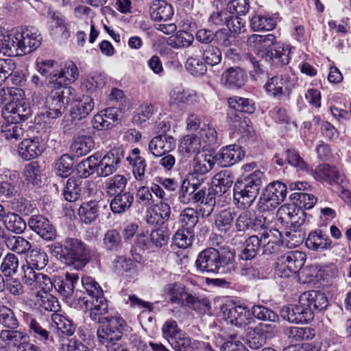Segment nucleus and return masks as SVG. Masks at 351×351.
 Segmentation results:
<instances>
[{
	"label": "nucleus",
	"mask_w": 351,
	"mask_h": 351,
	"mask_svg": "<svg viewBox=\"0 0 351 351\" xmlns=\"http://www.w3.org/2000/svg\"><path fill=\"white\" fill-rule=\"evenodd\" d=\"M197 269L206 274H230L234 271V253L228 250L219 252L209 247L200 252L195 261Z\"/></svg>",
	"instance_id": "obj_1"
},
{
	"label": "nucleus",
	"mask_w": 351,
	"mask_h": 351,
	"mask_svg": "<svg viewBox=\"0 0 351 351\" xmlns=\"http://www.w3.org/2000/svg\"><path fill=\"white\" fill-rule=\"evenodd\" d=\"M52 253L67 265L82 269L90 260V249L82 240L67 238L52 246Z\"/></svg>",
	"instance_id": "obj_2"
},
{
	"label": "nucleus",
	"mask_w": 351,
	"mask_h": 351,
	"mask_svg": "<svg viewBox=\"0 0 351 351\" xmlns=\"http://www.w3.org/2000/svg\"><path fill=\"white\" fill-rule=\"evenodd\" d=\"M40 34L34 27H29L21 32H16L7 36L5 51L8 56H19L31 53L37 49L41 43Z\"/></svg>",
	"instance_id": "obj_3"
},
{
	"label": "nucleus",
	"mask_w": 351,
	"mask_h": 351,
	"mask_svg": "<svg viewBox=\"0 0 351 351\" xmlns=\"http://www.w3.org/2000/svg\"><path fill=\"white\" fill-rule=\"evenodd\" d=\"M263 173L256 170L238 180L234 185V201L241 209L250 208L257 197L263 184Z\"/></svg>",
	"instance_id": "obj_4"
},
{
	"label": "nucleus",
	"mask_w": 351,
	"mask_h": 351,
	"mask_svg": "<svg viewBox=\"0 0 351 351\" xmlns=\"http://www.w3.org/2000/svg\"><path fill=\"white\" fill-rule=\"evenodd\" d=\"M97 331L99 343L109 347L117 344L122 336L125 323L120 316H110L106 319L101 320Z\"/></svg>",
	"instance_id": "obj_5"
},
{
	"label": "nucleus",
	"mask_w": 351,
	"mask_h": 351,
	"mask_svg": "<svg viewBox=\"0 0 351 351\" xmlns=\"http://www.w3.org/2000/svg\"><path fill=\"white\" fill-rule=\"evenodd\" d=\"M287 196V186L281 182H274L263 190L256 204V210L265 213L274 210Z\"/></svg>",
	"instance_id": "obj_6"
},
{
	"label": "nucleus",
	"mask_w": 351,
	"mask_h": 351,
	"mask_svg": "<svg viewBox=\"0 0 351 351\" xmlns=\"http://www.w3.org/2000/svg\"><path fill=\"white\" fill-rule=\"evenodd\" d=\"M263 52L259 53V58L272 61L276 64L287 65L289 62L290 49L281 43L277 42L276 36L271 34L264 35Z\"/></svg>",
	"instance_id": "obj_7"
},
{
	"label": "nucleus",
	"mask_w": 351,
	"mask_h": 351,
	"mask_svg": "<svg viewBox=\"0 0 351 351\" xmlns=\"http://www.w3.org/2000/svg\"><path fill=\"white\" fill-rule=\"evenodd\" d=\"M306 258V254L301 251L287 252L278 258L276 271L281 278L290 277L302 268Z\"/></svg>",
	"instance_id": "obj_8"
},
{
	"label": "nucleus",
	"mask_w": 351,
	"mask_h": 351,
	"mask_svg": "<svg viewBox=\"0 0 351 351\" xmlns=\"http://www.w3.org/2000/svg\"><path fill=\"white\" fill-rule=\"evenodd\" d=\"M223 317L232 326L247 329L255 321L251 316L250 310L245 305L226 304L221 306Z\"/></svg>",
	"instance_id": "obj_9"
},
{
	"label": "nucleus",
	"mask_w": 351,
	"mask_h": 351,
	"mask_svg": "<svg viewBox=\"0 0 351 351\" xmlns=\"http://www.w3.org/2000/svg\"><path fill=\"white\" fill-rule=\"evenodd\" d=\"M52 90L46 98L47 111L45 115L49 119H57L62 116L70 102L71 89L59 88Z\"/></svg>",
	"instance_id": "obj_10"
},
{
	"label": "nucleus",
	"mask_w": 351,
	"mask_h": 351,
	"mask_svg": "<svg viewBox=\"0 0 351 351\" xmlns=\"http://www.w3.org/2000/svg\"><path fill=\"white\" fill-rule=\"evenodd\" d=\"M78 301L82 308L89 311L90 317L93 321L99 322L110 317L106 315L108 312V304L103 295L79 296Z\"/></svg>",
	"instance_id": "obj_11"
},
{
	"label": "nucleus",
	"mask_w": 351,
	"mask_h": 351,
	"mask_svg": "<svg viewBox=\"0 0 351 351\" xmlns=\"http://www.w3.org/2000/svg\"><path fill=\"white\" fill-rule=\"evenodd\" d=\"M79 76L76 64L68 61L58 68L57 72L52 73L49 77V85L54 88H69L67 86L74 82Z\"/></svg>",
	"instance_id": "obj_12"
},
{
	"label": "nucleus",
	"mask_w": 351,
	"mask_h": 351,
	"mask_svg": "<svg viewBox=\"0 0 351 351\" xmlns=\"http://www.w3.org/2000/svg\"><path fill=\"white\" fill-rule=\"evenodd\" d=\"M123 158L124 152L121 148H113L102 158L99 156L97 169V176L105 178L112 175L120 167Z\"/></svg>",
	"instance_id": "obj_13"
},
{
	"label": "nucleus",
	"mask_w": 351,
	"mask_h": 351,
	"mask_svg": "<svg viewBox=\"0 0 351 351\" xmlns=\"http://www.w3.org/2000/svg\"><path fill=\"white\" fill-rule=\"evenodd\" d=\"M26 322L29 334L36 344L50 346L54 343L53 337L49 330V326L46 324L42 319L29 316L27 317Z\"/></svg>",
	"instance_id": "obj_14"
},
{
	"label": "nucleus",
	"mask_w": 351,
	"mask_h": 351,
	"mask_svg": "<svg viewBox=\"0 0 351 351\" xmlns=\"http://www.w3.org/2000/svg\"><path fill=\"white\" fill-rule=\"evenodd\" d=\"M245 330L248 346L252 350L262 348L267 337L277 332L276 326L268 324H259L255 327L248 326Z\"/></svg>",
	"instance_id": "obj_15"
},
{
	"label": "nucleus",
	"mask_w": 351,
	"mask_h": 351,
	"mask_svg": "<svg viewBox=\"0 0 351 351\" xmlns=\"http://www.w3.org/2000/svg\"><path fill=\"white\" fill-rule=\"evenodd\" d=\"M293 86L294 77L289 74L273 76L265 84L266 91L278 99L289 95Z\"/></svg>",
	"instance_id": "obj_16"
},
{
	"label": "nucleus",
	"mask_w": 351,
	"mask_h": 351,
	"mask_svg": "<svg viewBox=\"0 0 351 351\" xmlns=\"http://www.w3.org/2000/svg\"><path fill=\"white\" fill-rule=\"evenodd\" d=\"M263 42L264 35L252 34L250 36L247 40V45L251 50L255 52L257 56L255 57L250 53H247L245 56V60L249 62L254 68V71H251V75L253 77H255V75L253 74V73L257 75L263 73V66L260 63V60L257 59V58H259V53L263 52V47L264 45Z\"/></svg>",
	"instance_id": "obj_17"
},
{
	"label": "nucleus",
	"mask_w": 351,
	"mask_h": 351,
	"mask_svg": "<svg viewBox=\"0 0 351 351\" xmlns=\"http://www.w3.org/2000/svg\"><path fill=\"white\" fill-rule=\"evenodd\" d=\"M244 156L245 152L242 147L233 144L223 147L214 158L221 167H230L240 161Z\"/></svg>",
	"instance_id": "obj_18"
},
{
	"label": "nucleus",
	"mask_w": 351,
	"mask_h": 351,
	"mask_svg": "<svg viewBox=\"0 0 351 351\" xmlns=\"http://www.w3.org/2000/svg\"><path fill=\"white\" fill-rule=\"evenodd\" d=\"M169 343L175 351H214L208 343L192 340L184 333L171 339Z\"/></svg>",
	"instance_id": "obj_19"
},
{
	"label": "nucleus",
	"mask_w": 351,
	"mask_h": 351,
	"mask_svg": "<svg viewBox=\"0 0 351 351\" xmlns=\"http://www.w3.org/2000/svg\"><path fill=\"white\" fill-rule=\"evenodd\" d=\"M202 52L198 46H191L186 52L188 56L186 68L193 75H202L207 71V64L201 56Z\"/></svg>",
	"instance_id": "obj_20"
},
{
	"label": "nucleus",
	"mask_w": 351,
	"mask_h": 351,
	"mask_svg": "<svg viewBox=\"0 0 351 351\" xmlns=\"http://www.w3.org/2000/svg\"><path fill=\"white\" fill-rule=\"evenodd\" d=\"M32 114V110L28 104L23 101L12 102L5 105L3 111L5 119L10 121H24L28 119Z\"/></svg>",
	"instance_id": "obj_21"
},
{
	"label": "nucleus",
	"mask_w": 351,
	"mask_h": 351,
	"mask_svg": "<svg viewBox=\"0 0 351 351\" xmlns=\"http://www.w3.org/2000/svg\"><path fill=\"white\" fill-rule=\"evenodd\" d=\"M215 162L214 156L210 155L196 156L193 159V171L191 174L192 180H196V182H199V184L204 182L205 175L213 168Z\"/></svg>",
	"instance_id": "obj_22"
},
{
	"label": "nucleus",
	"mask_w": 351,
	"mask_h": 351,
	"mask_svg": "<svg viewBox=\"0 0 351 351\" xmlns=\"http://www.w3.org/2000/svg\"><path fill=\"white\" fill-rule=\"evenodd\" d=\"M246 73L240 67H230L224 71L221 77V83L227 88L239 89L245 84Z\"/></svg>",
	"instance_id": "obj_23"
},
{
	"label": "nucleus",
	"mask_w": 351,
	"mask_h": 351,
	"mask_svg": "<svg viewBox=\"0 0 351 351\" xmlns=\"http://www.w3.org/2000/svg\"><path fill=\"white\" fill-rule=\"evenodd\" d=\"M77 274L66 272L64 277H57L53 281V287L65 299H71L74 293L75 284L78 282Z\"/></svg>",
	"instance_id": "obj_24"
},
{
	"label": "nucleus",
	"mask_w": 351,
	"mask_h": 351,
	"mask_svg": "<svg viewBox=\"0 0 351 351\" xmlns=\"http://www.w3.org/2000/svg\"><path fill=\"white\" fill-rule=\"evenodd\" d=\"M176 147L175 139L169 135L158 134L149 143V151L155 157L162 156Z\"/></svg>",
	"instance_id": "obj_25"
},
{
	"label": "nucleus",
	"mask_w": 351,
	"mask_h": 351,
	"mask_svg": "<svg viewBox=\"0 0 351 351\" xmlns=\"http://www.w3.org/2000/svg\"><path fill=\"white\" fill-rule=\"evenodd\" d=\"M29 228L45 240H52L56 230L49 221L43 215H33L29 221Z\"/></svg>",
	"instance_id": "obj_26"
},
{
	"label": "nucleus",
	"mask_w": 351,
	"mask_h": 351,
	"mask_svg": "<svg viewBox=\"0 0 351 351\" xmlns=\"http://www.w3.org/2000/svg\"><path fill=\"white\" fill-rule=\"evenodd\" d=\"M300 304L306 306L313 313L315 310L322 311L328 306V299L324 293L317 291H310L303 293L300 296Z\"/></svg>",
	"instance_id": "obj_27"
},
{
	"label": "nucleus",
	"mask_w": 351,
	"mask_h": 351,
	"mask_svg": "<svg viewBox=\"0 0 351 351\" xmlns=\"http://www.w3.org/2000/svg\"><path fill=\"white\" fill-rule=\"evenodd\" d=\"M151 19L156 22H167L170 20L174 11L171 4L165 0H154L149 5Z\"/></svg>",
	"instance_id": "obj_28"
},
{
	"label": "nucleus",
	"mask_w": 351,
	"mask_h": 351,
	"mask_svg": "<svg viewBox=\"0 0 351 351\" xmlns=\"http://www.w3.org/2000/svg\"><path fill=\"white\" fill-rule=\"evenodd\" d=\"M43 148L38 137L25 138L19 145V154L25 160L37 158L43 152Z\"/></svg>",
	"instance_id": "obj_29"
},
{
	"label": "nucleus",
	"mask_w": 351,
	"mask_h": 351,
	"mask_svg": "<svg viewBox=\"0 0 351 351\" xmlns=\"http://www.w3.org/2000/svg\"><path fill=\"white\" fill-rule=\"evenodd\" d=\"M282 233L277 229L264 230L261 233V251L263 254H271L276 252L278 243L281 239Z\"/></svg>",
	"instance_id": "obj_30"
},
{
	"label": "nucleus",
	"mask_w": 351,
	"mask_h": 351,
	"mask_svg": "<svg viewBox=\"0 0 351 351\" xmlns=\"http://www.w3.org/2000/svg\"><path fill=\"white\" fill-rule=\"evenodd\" d=\"M332 241L321 230L311 232L306 240V246L312 250L322 251L331 247Z\"/></svg>",
	"instance_id": "obj_31"
},
{
	"label": "nucleus",
	"mask_w": 351,
	"mask_h": 351,
	"mask_svg": "<svg viewBox=\"0 0 351 351\" xmlns=\"http://www.w3.org/2000/svg\"><path fill=\"white\" fill-rule=\"evenodd\" d=\"M198 136L201 141L202 149L212 150L218 147L220 141L218 138L216 130L209 124H204L201 128Z\"/></svg>",
	"instance_id": "obj_32"
},
{
	"label": "nucleus",
	"mask_w": 351,
	"mask_h": 351,
	"mask_svg": "<svg viewBox=\"0 0 351 351\" xmlns=\"http://www.w3.org/2000/svg\"><path fill=\"white\" fill-rule=\"evenodd\" d=\"M127 184L128 179L124 175L116 174L105 180L103 189L108 196L112 197L125 191Z\"/></svg>",
	"instance_id": "obj_33"
},
{
	"label": "nucleus",
	"mask_w": 351,
	"mask_h": 351,
	"mask_svg": "<svg viewBox=\"0 0 351 351\" xmlns=\"http://www.w3.org/2000/svg\"><path fill=\"white\" fill-rule=\"evenodd\" d=\"M111 200L110 206L115 214H121L128 210L134 202V195L130 191H124L115 194Z\"/></svg>",
	"instance_id": "obj_34"
},
{
	"label": "nucleus",
	"mask_w": 351,
	"mask_h": 351,
	"mask_svg": "<svg viewBox=\"0 0 351 351\" xmlns=\"http://www.w3.org/2000/svg\"><path fill=\"white\" fill-rule=\"evenodd\" d=\"M99 202L89 201L83 202L78 209V215L82 223L90 224L94 222L99 215Z\"/></svg>",
	"instance_id": "obj_35"
},
{
	"label": "nucleus",
	"mask_w": 351,
	"mask_h": 351,
	"mask_svg": "<svg viewBox=\"0 0 351 351\" xmlns=\"http://www.w3.org/2000/svg\"><path fill=\"white\" fill-rule=\"evenodd\" d=\"M261 233L259 235L249 237L243 243L240 258L245 261L255 258L261 250Z\"/></svg>",
	"instance_id": "obj_36"
},
{
	"label": "nucleus",
	"mask_w": 351,
	"mask_h": 351,
	"mask_svg": "<svg viewBox=\"0 0 351 351\" xmlns=\"http://www.w3.org/2000/svg\"><path fill=\"white\" fill-rule=\"evenodd\" d=\"M93 99L88 95L83 97L73 107L71 114L74 119L81 120L86 117L93 110Z\"/></svg>",
	"instance_id": "obj_37"
},
{
	"label": "nucleus",
	"mask_w": 351,
	"mask_h": 351,
	"mask_svg": "<svg viewBox=\"0 0 351 351\" xmlns=\"http://www.w3.org/2000/svg\"><path fill=\"white\" fill-rule=\"evenodd\" d=\"M201 148L202 149L201 141L195 134L184 136L179 145V149L187 157L194 154H198Z\"/></svg>",
	"instance_id": "obj_38"
},
{
	"label": "nucleus",
	"mask_w": 351,
	"mask_h": 351,
	"mask_svg": "<svg viewBox=\"0 0 351 351\" xmlns=\"http://www.w3.org/2000/svg\"><path fill=\"white\" fill-rule=\"evenodd\" d=\"M314 178L318 181L339 183V173L335 167L328 164L318 165L314 171Z\"/></svg>",
	"instance_id": "obj_39"
},
{
	"label": "nucleus",
	"mask_w": 351,
	"mask_h": 351,
	"mask_svg": "<svg viewBox=\"0 0 351 351\" xmlns=\"http://www.w3.org/2000/svg\"><path fill=\"white\" fill-rule=\"evenodd\" d=\"M50 34L56 38L67 39L70 36L69 31L66 25L65 20L60 13L53 12L51 16Z\"/></svg>",
	"instance_id": "obj_40"
},
{
	"label": "nucleus",
	"mask_w": 351,
	"mask_h": 351,
	"mask_svg": "<svg viewBox=\"0 0 351 351\" xmlns=\"http://www.w3.org/2000/svg\"><path fill=\"white\" fill-rule=\"evenodd\" d=\"M83 180L80 178L71 177L64 188L63 195L66 201L75 202L80 197Z\"/></svg>",
	"instance_id": "obj_41"
},
{
	"label": "nucleus",
	"mask_w": 351,
	"mask_h": 351,
	"mask_svg": "<svg viewBox=\"0 0 351 351\" xmlns=\"http://www.w3.org/2000/svg\"><path fill=\"white\" fill-rule=\"evenodd\" d=\"M95 146L93 138L90 136L82 135L77 136L71 145V150L77 156L88 154Z\"/></svg>",
	"instance_id": "obj_42"
},
{
	"label": "nucleus",
	"mask_w": 351,
	"mask_h": 351,
	"mask_svg": "<svg viewBox=\"0 0 351 351\" xmlns=\"http://www.w3.org/2000/svg\"><path fill=\"white\" fill-rule=\"evenodd\" d=\"M235 213L231 209H223L219 212L215 217V226L221 233L228 232L232 228Z\"/></svg>",
	"instance_id": "obj_43"
},
{
	"label": "nucleus",
	"mask_w": 351,
	"mask_h": 351,
	"mask_svg": "<svg viewBox=\"0 0 351 351\" xmlns=\"http://www.w3.org/2000/svg\"><path fill=\"white\" fill-rule=\"evenodd\" d=\"M227 119L230 129L234 132H244L247 129L248 121L242 117L241 112L229 106L227 111Z\"/></svg>",
	"instance_id": "obj_44"
},
{
	"label": "nucleus",
	"mask_w": 351,
	"mask_h": 351,
	"mask_svg": "<svg viewBox=\"0 0 351 351\" xmlns=\"http://www.w3.org/2000/svg\"><path fill=\"white\" fill-rule=\"evenodd\" d=\"M5 244L10 251L19 254L29 252L32 247L30 242L20 236L9 235L5 241Z\"/></svg>",
	"instance_id": "obj_45"
},
{
	"label": "nucleus",
	"mask_w": 351,
	"mask_h": 351,
	"mask_svg": "<svg viewBox=\"0 0 351 351\" xmlns=\"http://www.w3.org/2000/svg\"><path fill=\"white\" fill-rule=\"evenodd\" d=\"M99 160L98 154H93L81 161L77 167V173L80 178H86L94 172L97 173V164Z\"/></svg>",
	"instance_id": "obj_46"
},
{
	"label": "nucleus",
	"mask_w": 351,
	"mask_h": 351,
	"mask_svg": "<svg viewBox=\"0 0 351 351\" xmlns=\"http://www.w3.org/2000/svg\"><path fill=\"white\" fill-rule=\"evenodd\" d=\"M3 136L7 140L17 141L24 136L25 129L19 122L10 121L1 126Z\"/></svg>",
	"instance_id": "obj_47"
},
{
	"label": "nucleus",
	"mask_w": 351,
	"mask_h": 351,
	"mask_svg": "<svg viewBox=\"0 0 351 351\" xmlns=\"http://www.w3.org/2000/svg\"><path fill=\"white\" fill-rule=\"evenodd\" d=\"M48 261V256L44 251L35 248L29 252L26 258V263L39 271L46 267Z\"/></svg>",
	"instance_id": "obj_48"
},
{
	"label": "nucleus",
	"mask_w": 351,
	"mask_h": 351,
	"mask_svg": "<svg viewBox=\"0 0 351 351\" xmlns=\"http://www.w3.org/2000/svg\"><path fill=\"white\" fill-rule=\"evenodd\" d=\"M73 160L69 154L60 156L54 164V171L57 176L62 178L69 176L73 171Z\"/></svg>",
	"instance_id": "obj_49"
},
{
	"label": "nucleus",
	"mask_w": 351,
	"mask_h": 351,
	"mask_svg": "<svg viewBox=\"0 0 351 351\" xmlns=\"http://www.w3.org/2000/svg\"><path fill=\"white\" fill-rule=\"evenodd\" d=\"M198 221L199 217L197 211L194 208H186L180 214L179 222L182 228L189 231V232L193 231V228Z\"/></svg>",
	"instance_id": "obj_50"
},
{
	"label": "nucleus",
	"mask_w": 351,
	"mask_h": 351,
	"mask_svg": "<svg viewBox=\"0 0 351 351\" xmlns=\"http://www.w3.org/2000/svg\"><path fill=\"white\" fill-rule=\"evenodd\" d=\"M104 247L107 251L117 252L122 247V239L119 232L114 229L108 230L103 239Z\"/></svg>",
	"instance_id": "obj_51"
},
{
	"label": "nucleus",
	"mask_w": 351,
	"mask_h": 351,
	"mask_svg": "<svg viewBox=\"0 0 351 351\" xmlns=\"http://www.w3.org/2000/svg\"><path fill=\"white\" fill-rule=\"evenodd\" d=\"M171 100L176 103L192 104L197 101V93L193 90H185L176 87L170 93Z\"/></svg>",
	"instance_id": "obj_52"
},
{
	"label": "nucleus",
	"mask_w": 351,
	"mask_h": 351,
	"mask_svg": "<svg viewBox=\"0 0 351 351\" xmlns=\"http://www.w3.org/2000/svg\"><path fill=\"white\" fill-rule=\"evenodd\" d=\"M19 266L18 257L14 254L9 252L3 258L0 270L4 276L12 277L17 273Z\"/></svg>",
	"instance_id": "obj_53"
},
{
	"label": "nucleus",
	"mask_w": 351,
	"mask_h": 351,
	"mask_svg": "<svg viewBox=\"0 0 351 351\" xmlns=\"http://www.w3.org/2000/svg\"><path fill=\"white\" fill-rule=\"evenodd\" d=\"M23 176L27 184L39 185L41 183V170L38 162L27 164L24 168Z\"/></svg>",
	"instance_id": "obj_54"
},
{
	"label": "nucleus",
	"mask_w": 351,
	"mask_h": 351,
	"mask_svg": "<svg viewBox=\"0 0 351 351\" xmlns=\"http://www.w3.org/2000/svg\"><path fill=\"white\" fill-rule=\"evenodd\" d=\"M51 320L53 326L67 336H71L75 331V326L72 321L60 314H52Z\"/></svg>",
	"instance_id": "obj_55"
},
{
	"label": "nucleus",
	"mask_w": 351,
	"mask_h": 351,
	"mask_svg": "<svg viewBox=\"0 0 351 351\" xmlns=\"http://www.w3.org/2000/svg\"><path fill=\"white\" fill-rule=\"evenodd\" d=\"M228 105L239 112L248 114L253 113L255 110V104L250 99L240 97H232L228 99Z\"/></svg>",
	"instance_id": "obj_56"
},
{
	"label": "nucleus",
	"mask_w": 351,
	"mask_h": 351,
	"mask_svg": "<svg viewBox=\"0 0 351 351\" xmlns=\"http://www.w3.org/2000/svg\"><path fill=\"white\" fill-rule=\"evenodd\" d=\"M25 337V334L15 329L2 330L0 332V339L6 345L18 348Z\"/></svg>",
	"instance_id": "obj_57"
},
{
	"label": "nucleus",
	"mask_w": 351,
	"mask_h": 351,
	"mask_svg": "<svg viewBox=\"0 0 351 351\" xmlns=\"http://www.w3.org/2000/svg\"><path fill=\"white\" fill-rule=\"evenodd\" d=\"M276 25L274 19L264 15H255L250 20V26L254 31H270Z\"/></svg>",
	"instance_id": "obj_58"
},
{
	"label": "nucleus",
	"mask_w": 351,
	"mask_h": 351,
	"mask_svg": "<svg viewBox=\"0 0 351 351\" xmlns=\"http://www.w3.org/2000/svg\"><path fill=\"white\" fill-rule=\"evenodd\" d=\"M3 221L7 230L16 234H21L26 229L25 221L15 213H8Z\"/></svg>",
	"instance_id": "obj_59"
},
{
	"label": "nucleus",
	"mask_w": 351,
	"mask_h": 351,
	"mask_svg": "<svg viewBox=\"0 0 351 351\" xmlns=\"http://www.w3.org/2000/svg\"><path fill=\"white\" fill-rule=\"evenodd\" d=\"M37 297L38 306L43 309L54 313L60 310V306L58 299L49 292L38 294Z\"/></svg>",
	"instance_id": "obj_60"
},
{
	"label": "nucleus",
	"mask_w": 351,
	"mask_h": 351,
	"mask_svg": "<svg viewBox=\"0 0 351 351\" xmlns=\"http://www.w3.org/2000/svg\"><path fill=\"white\" fill-rule=\"evenodd\" d=\"M199 185V182H196L193 180L191 182L184 180L179 191V201L184 204L191 203L192 193L197 190Z\"/></svg>",
	"instance_id": "obj_61"
},
{
	"label": "nucleus",
	"mask_w": 351,
	"mask_h": 351,
	"mask_svg": "<svg viewBox=\"0 0 351 351\" xmlns=\"http://www.w3.org/2000/svg\"><path fill=\"white\" fill-rule=\"evenodd\" d=\"M81 282L84 291H80V293H83V294L80 296H98V295H103L101 287L93 278L89 276L82 277Z\"/></svg>",
	"instance_id": "obj_62"
},
{
	"label": "nucleus",
	"mask_w": 351,
	"mask_h": 351,
	"mask_svg": "<svg viewBox=\"0 0 351 351\" xmlns=\"http://www.w3.org/2000/svg\"><path fill=\"white\" fill-rule=\"evenodd\" d=\"M201 49L202 51L201 56L207 65L215 66L221 62V52L218 47L208 45Z\"/></svg>",
	"instance_id": "obj_63"
},
{
	"label": "nucleus",
	"mask_w": 351,
	"mask_h": 351,
	"mask_svg": "<svg viewBox=\"0 0 351 351\" xmlns=\"http://www.w3.org/2000/svg\"><path fill=\"white\" fill-rule=\"evenodd\" d=\"M251 316L262 321L276 322L278 317L276 313L271 309L260 304L254 305L250 311Z\"/></svg>",
	"instance_id": "obj_64"
}]
</instances>
